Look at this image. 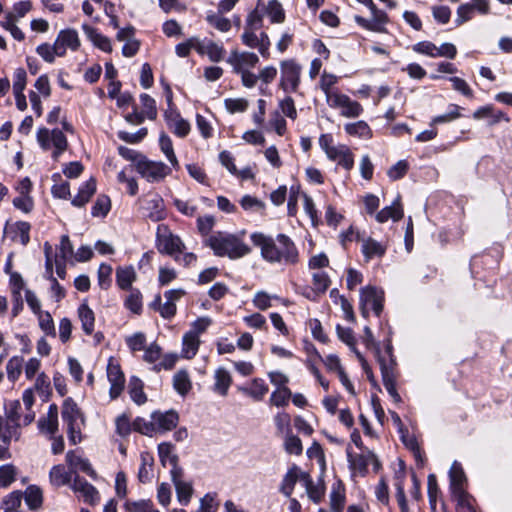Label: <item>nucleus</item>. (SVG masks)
<instances>
[{
	"mask_svg": "<svg viewBox=\"0 0 512 512\" xmlns=\"http://www.w3.org/2000/svg\"><path fill=\"white\" fill-rule=\"evenodd\" d=\"M250 240L260 249L261 258L269 264L295 266L300 262L299 249L286 234L279 233L273 237L263 232H253Z\"/></svg>",
	"mask_w": 512,
	"mask_h": 512,
	"instance_id": "nucleus-1",
	"label": "nucleus"
},
{
	"mask_svg": "<svg viewBox=\"0 0 512 512\" xmlns=\"http://www.w3.org/2000/svg\"><path fill=\"white\" fill-rule=\"evenodd\" d=\"M246 230L237 233L217 231L208 236L205 245L209 247L215 256L227 257L230 260H238L252 252L251 246L245 241Z\"/></svg>",
	"mask_w": 512,
	"mask_h": 512,
	"instance_id": "nucleus-2",
	"label": "nucleus"
},
{
	"mask_svg": "<svg viewBox=\"0 0 512 512\" xmlns=\"http://www.w3.org/2000/svg\"><path fill=\"white\" fill-rule=\"evenodd\" d=\"M155 244L161 254L173 257L176 263L184 267H189L197 261L196 254L187 252L181 237L174 234L165 224L158 225Z\"/></svg>",
	"mask_w": 512,
	"mask_h": 512,
	"instance_id": "nucleus-3",
	"label": "nucleus"
},
{
	"mask_svg": "<svg viewBox=\"0 0 512 512\" xmlns=\"http://www.w3.org/2000/svg\"><path fill=\"white\" fill-rule=\"evenodd\" d=\"M61 416L66 426L69 442L76 445L82 441V429L85 425V418L80 408L72 398L64 400Z\"/></svg>",
	"mask_w": 512,
	"mask_h": 512,
	"instance_id": "nucleus-4",
	"label": "nucleus"
},
{
	"mask_svg": "<svg viewBox=\"0 0 512 512\" xmlns=\"http://www.w3.org/2000/svg\"><path fill=\"white\" fill-rule=\"evenodd\" d=\"M318 142L329 160L347 171L353 169L354 154L346 144H335L332 134L329 133L321 134Z\"/></svg>",
	"mask_w": 512,
	"mask_h": 512,
	"instance_id": "nucleus-5",
	"label": "nucleus"
},
{
	"mask_svg": "<svg viewBox=\"0 0 512 512\" xmlns=\"http://www.w3.org/2000/svg\"><path fill=\"white\" fill-rule=\"evenodd\" d=\"M212 319L204 316L199 317L190 324V328L182 337L181 357L185 359H192L196 356L201 340L200 337L211 326Z\"/></svg>",
	"mask_w": 512,
	"mask_h": 512,
	"instance_id": "nucleus-6",
	"label": "nucleus"
},
{
	"mask_svg": "<svg viewBox=\"0 0 512 512\" xmlns=\"http://www.w3.org/2000/svg\"><path fill=\"white\" fill-rule=\"evenodd\" d=\"M36 140L43 151H51L54 160H58L68 148V140L60 129L39 127L36 132Z\"/></svg>",
	"mask_w": 512,
	"mask_h": 512,
	"instance_id": "nucleus-7",
	"label": "nucleus"
},
{
	"mask_svg": "<svg viewBox=\"0 0 512 512\" xmlns=\"http://www.w3.org/2000/svg\"><path fill=\"white\" fill-rule=\"evenodd\" d=\"M358 3L367 7L370 11L371 17L365 18L360 15L354 16V21L361 28L375 32V33H386L387 25L390 23V18L387 12L380 9L373 0H356Z\"/></svg>",
	"mask_w": 512,
	"mask_h": 512,
	"instance_id": "nucleus-8",
	"label": "nucleus"
},
{
	"mask_svg": "<svg viewBox=\"0 0 512 512\" xmlns=\"http://www.w3.org/2000/svg\"><path fill=\"white\" fill-rule=\"evenodd\" d=\"M384 291L383 289L368 285L360 289L359 309L364 318H368L373 312L376 316H380L384 307Z\"/></svg>",
	"mask_w": 512,
	"mask_h": 512,
	"instance_id": "nucleus-9",
	"label": "nucleus"
},
{
	"mask_svg": "<svg viewBox=\"0 0 512 512\" xmlns=\"http://www.w3.org/2000/svg\"><path fill=\"white\" fill-rule=\"evenodd\" d=\"M137 173L148 182H160L170 175L171 168L161 161H152L141 156L134 164Z\"/></svg>",
	"mask_w": 512,
	"mask_h": 512,
	"instance_id": "nucleus-10",
	"label": "nucleus"
},
{
	"mask_svg": "<svg viewBox=\"0 0 512 512\" xmlns=\"http://www.w3.org/2000/svg\"><path fill=\"white\" fill-rule=\"evenodd\" d=\"M386 353L389 357L388 360H385L381 356L378 357L383 385L395 402H401V396L396 389V372L394 368L395 362L392 355V345L389 340L386 344Z\"/></svg>",
	"mask_w": 512,
	"mask_h": 512,
	"instance_id": "nucleus-11",
	"label": "nucleus"
},
{
	"mask_svg": "<svg viewBox=\"0 0 512 512\" xmlns=\"http://www.w3.org/2000/svg\"><path fill=\"white\" fill-rule=\"evenodd\" d=\"M302 67L294 59H287L280 62L279 86L285 92H296L300 85Z\"/></svg>",
	"mask_w": 512,
	"mask_h": 512,
	"instance_id": "nucleus-12",
	"label": "nucleus"
},
{
	"mask_svg": "<svg viewBox=\"0 0 512 512\" xmlns=\"http://www.w3.org/2000/svg\"><path fill=\"white\" fill-rule=\"evenodd\" d=\"M326 103L330 108L339 110L340 115L345 118H357L364 111L363 106L358 101L352 100L341 91L330 95Z\"/></svg>",
	"mask_w": 512,
	"mask_h": 512,
	"instance_id": "nucleus-13",
	"label": "nucleus"
},
{
	"mask_svg": "<svg viewBox=\"0 0 512 512\" xmlns=\"http://www.w3.org/2000/svg\"><path fill=\"white\" fill-rule=\"evenodd\" d=\"M346 452L347 460L351 470L357 472L361 476L366 475L370 465L373 466L375 471L379 470L380 462L378 461L376 455L370 450H365L360 454H353L348 447Z\"/></svg>",
	"mask_w": 512,
	"mask_h": 512,
	"instance_id": "nucleus-14",
	"label": "nucleus"
},
{
	"mask_svg": "<svg viewBox=\"0 0 512 512\" xmlns=\"http://www.w3.org/2000/svg\"><path fill=\"white\" fill-rule=\"evenodd\" d=\"M71 489L81 498L85 503L95 506L100 501V494L98 490L79 475H75L70 484Z\"/></svg>",
	"mask_w": 512,
	"mask_h": 512,
	"instance_id": "nucleus-15",
	"label": "nucleus"
},
{
	"mask_svg": "<svg viewBox=\"0 0 512 512\" xmlns=\"http://www.w3.org/2000/svg\"><path fill=\"white\" fill-rule=\"evenodd\" d=\"M163 116L169 130L177 137L185 138L190 133L191 125L178 109H166Z\"/></svg>",
	"mask_w": 512,
	"mask_h": 512,
	"instance_id": "nucleus-16",
	"label": "nucleus"
},
{
	"mask_svg": "<svg viewBox=\"0 0 512 512\" xmlns=\"http://www.w3.org/2000/svg\"><path fill=\"white\" fill-rule=\"evenodd\" d=\"M227 63L232 66L235 73H239L254 68L259 63V57L253 52L233 50L227 58Z\"/></svg>",
	"mask_w": 512,
	"mask_h": 512,
	"instance_id": "nucleus-17",
	"label": "nucleus"
},
{
	"mask_svg": "<svg viewBox=\"0 0 512 512\" xmlns=\"http://www.w3.org/2000/svg\"><path fill=\"white\" fill-rule=\"evenodd\" d=\"M66 462L72 474L77 475L78 472H83L93 480L98 478V475L89 460L83 457L78 450L68 451L66 454Z\"/></svg>",
	"mask_w": 512,
	"mask_h": 512,
	"instance_id": "nucleus-18",
	"label": "nucleus"
},
{
	"mask_svg": "<svg viewBox=\"0 0 512 512\" xmlns=\"http://www.w3.org/2000/svg\"><path fill=\"white\" fill-rule=\"evenodd\" d=\"M107 378L110 382V398L116 399L124 388V374L121 370L120 365L111 358L107 365Z\"/></svg>",
	"mask_w": 512,
	"mask_h": 512,
	"instance_id": "nucleus-19",
	"label": "nucleus"
},
{
	"mask_svg": "<svg viewBox=\"0 0 512 512\" xmlns=\"http://www.w3.org/2000/svg\"><path fill=\"white\" fill-rule=\"evenodd\" d=\"M54 42L58 48V57L64 56L67 49L76 51L80 47L78 32L71 28L61 30Z\"/></svg>",
	"mask_w": 512,
	"mask_h": 512,
	"instance_id": "nucleus-20",
	"label": "nucleus"
},
{
	"mask_svg": "<svg viewBox=\"0 0 512 512\" xmlns=\"http://www.w3.org/2000/svg\"><path fill=\"white\" fill-rule=\"evenodd\" d=\"M171 478L175 485L177 499L180 504L188 505L193 494L192 483L184 480L181 468L171 469Z\"/></svg>",
	"mask_w": 512,
	"mask_h": 512,
	"instance_id": "nucleus-21",
	"label": "nucleus"
},
{
	"mask_svg": "<svg viewBox=\"0 0 512 512\" xmlns=\"http://www.w3.org/2000/svg\"><path fill=\"white\" fill-rule=\"evenodd\" d=\"M197 53L201 56L206 55L210 61L217 63L224 59L226 50L222 43L214 42L208 38L202 40L198 38Z\"/></svg>",
	"mask_w": 512,
	"mask_h": 512,
	"instance_id": "nucleus-22",
	"label": "nucleus"
},
{
	"mask_svg": "<svg viewBox=\"0 0 512 512\" xmlns=\"http://www.w3.org/2000/svg\"><path fill=\"white\" fill-rule=\"evenodd\" d=\"M151 419L154 420V425L157 433H165L172 430L178 424V414L173 411L160 412L155 411L151 414Z\"/></svg>",
	"mask_w": 512,
	"mask_h": 512,
	"instance_id": "nucleus-23",
	"label": "nucleus"
},
{
	"mask_svg": "<svg viewBox=\"0 0 512 512\" xmlns=\"http://www.w3.org/2000/svg\"><path fill=\"white\" fill-rule=\"evenodd\" d=\"M186 291L182 288L170 289L164 292L165 302L161 306V317L171 319L176 315V302L185 296Z\"/></svg>",
	"mask_w": 512,
	"mask_h": 512,
	"instance_id": "nucleus-24",
	"label": "nucleus"
},
{
	"mask_svg": "<svg viewBox=\"0 0 512 512\" xmlns=\"http://www.w3.org/2000/svg\"><path fill=\"white\" fill-rule=\"evenodd\" d=\"M450 490L452 496L460 495L466 492V476L461 464L455 461L449 471Z\"/></svg>",
	"mask_w": 512,
	"mask_h": 512,
	"instance_id": "nucleus-25",
	"label": "nucleus"
},
{
	"mask_svg": "<svg viewBox=\"0 0 512 512\" xmlns=\"http://www.w3.org/2000/svg\"><path fill=\"white\" fill-rule=\"evenodd\" d=\"M473 118L476 120L488 119L490 126H494L501 121H510V118L504 112L495 109L491 104L476 109L473 113Z\"/></svg>",
	"mask_w": 512,
	"mask_h": 512,
	"instance_id": "nucleus-26",
	"label": "nucleus"
},
{
	"mask_svg": "<svg viewBox=\"0 0 512 512\" xmlns=\"http://www.w3.org/2000/svg\"><path fill=\"white\" fill-rule=\"evenodd\" d=\"M238 390L254 401H261L268 393L269 388L263 379L254 378L247 385L238 387Z\"/></svg>",
	"mask_w": 512,
	"mask_h": 512,
	"instance_id": "nucleus-27",
	"label": "nucleus"
},
{
	"mask_svg": "<svg viewBox=\"0 0 512 512\" xmlns=\"http://www.w3.org/2000/svg\"><path fill=\"white\" fill-rule=\"evenodd\" d=\"M386 250L387 246L383 242H379L371 237L362 239L361 251L366 261L383 257Z\"/></svg>",
	"mask_w": 512,
	"mask_h": 512,
	"instance_id": "nucleus-28",
	"label": "nucleus"
},
{
	"mask_svg": "<svg viewBox=\"0 0 512 512\" xmlns=\"http://www.w3.org/2000/svg\"><path fill=\"white\" fill-rule=\"evenodd\" d=\"M38 425L40 431L49 437L56 435L58 432V407L56 404L49 406L46 417L41 419Z\"/></svg>",
	"mask_w": 512,
	"mask_h": 512,
	"instance_id": "nucleus-29",
	"label": "nucleus"
},
{
	"mask_svg": "<svg viewBox=\"0 0 512 512\" xmlns=\"http://www.w3.org/2000/svg\"><path fill=\"white\" fill-rule=\"evenodd\" d=\"M331 512H342L346 503V490L342 482L333 483L329 495Z\"/></svg>",
	"mask_w": 512,
	"mask_h": 512,
	"instance_id": "nucleus-30",
	"label": "nucleus"
},
{
	"mask_svg": "<svg viewBox=\"0 0 512 512\" xmlns=\"http://www.w3.org/2000/svg\"><path fill=\"white\" fill-rule=\"evenodd\" d=\"M403 217V208L398 197L390 206L384 207L375 214V219L379 223H385L389 219L397 221Z\"/></svg>",
	"mask_w": 512,
	"mask_h": 512,
	"instance_id": "nucleus-31",
	"label": "nucleus"
},
{
	"mask_svg": "<svg viewBox=\"0 0 512 512\" xmlns=\"http://www.w3.org/2000/svg\"><path fill=\"white\" fill-rule=\"evenodd\" d=\"M82 30L88 37V39L92 41L93 44L97 46L99 49H101L104 52L112 51V45L109 38L99 33L96 28L92 27L89 24L84 23L82 25Z\"/></svg>",
	"mask_w": 512,
	"mask_h": 512,
	"instance_id": "nucleus-32",
	"label": "nucleus"
},
{
	"mask_svg": "<svg viewBox=\"0 0 512 512\" xmlns=\"http://www.w3.org/2000/svg\"><path fill=\"white\" fill-rule=\"evenodd\" d=\"M136 280L133 266H119L116 268V284L121 290H130Z\"/></svg>",
	"mask_w": 512,
	"mask_h": 512,
	"instance_id": "nucleus-33",
	"label": "nucleus"
},
{
	"mask_svg": "<svg viewBox=\"0 0 512 512\" xmlns=\"http://www.w3.org/2000/svg\"><path fill=\"white\" fill-rule=\"evenodd\" d=\"M21 426L16 422L10 421L0 415V439L4 444H9L12 439L17 440L20 436L19 428Z\"/></svg>",
	"mask_w": 512,
	"mask_h": 512,
	"instance_id": "nucleus-34",
	"label": "nucleus"
},
{
	"mask_svg": "<svg viewBox=\"0 0 512 512\" xmlns=\"http://www.w3.org/2000/svg\"><path fill=\"white\" fill-rule=\"evenodd\" d=\"M346 134L352 137H357L364 140H369L373 137V132L367 122L359 120L344 125Z\"/></svg>",
	"mask_w": 512,
	"mask_h": 512,
	"instance_id": "nucleus-35",
	"label": "nucleus"
},
{
	"mask_svg": "<svg viewBox=\"0 0 512 512\" xmlns=\"http://www.w3.org/2000/svg\"><path fill=\"white\" fill-rule=\"evenodd\" d=\"M23 498L27 507L31 511H36L40 509L43 505V491L37 485H29L24 493H22Z\"/></svg>",
	"mask_w": 512,
	"mask_h": 512,
	"instance_id": "nucleus-36",
	"label": "nucleus"
},
{
	"mask_svg": "<svg viewBox=\"0 0 512 512\" xmlns=\"http://www.w3.org/2000/svg\"><path fill=\"white\" fill-rule=\"evenodd\" d=\"M77 313L82 330L86 335H91L94 332L95 326V314L93 310L84 302L79 305Z\"/></svg>",
	"mask_w": 512,
	"mask_h": 512,
	"instance_id": "nucleus-37",
	"label": "nucleus"
},
{
	"mask_svg": "<svg viewBox=\"0 0 512 512\" xmlns=\"http://www.w3.org/2000/svg\"><path fill=\"white\" fill-rule=\"evenodd\" d=\"M95 192L96 182L94 179H89L79 187L77 195L72 199V205L75 207H83L89 202Z\"/></svg>",
	"mask_w": 512,
	"mask_h": 512,
	"instance_id": "nucleus-38",
	"label": "nucleus"
},
{
	"mask_svg": "<svg viewBox=\"0 0 512 512\" xmlns=\"http://www.w3.org/2000/svg\"><path fill=\"white\" fill-rule=\"evenodd\" d=\"M214 379L215 383L213 390L221 396H226L232 384V377L230 373L226 369L220 367L215 371Z\"/></svg>",
	"mask_w": 512,
	"mask_h": 512,
	"instance_id": "nucleus-39",
	"label": "nucleus"
},
{
	"mask_svg": "<svg viewBox=\"0 0 512 512\" xmlns=\"http://www.w3.org/2000/svg\"><path fill=\"white\" fill-rule=\"evenodd\" d=\"M159 146L162 153L165 155L171 167L178 170L180 168L179 161L173 149L171 138L164 132L160 134Z\"/></svg>",
	"mask_w": 512,
	"mask_h": 512,
	"instance_id": "nucleus-40",
	"label": "nucleus"
},
{
	"mask_svg": "<svg viewBox=\"0 0 512 512\" xmlns=\"http://www.w3.org/2000/svg\"><path fill=\"white\" fill-rule=\"evenodd\" d=\"M298 473L299 467L296 464H293L284 475L280 485V492L286 497H290L292 495L295 484L298 480Z\"/></svg>",
	"mask_w": 512,
	"mask_h": 512,
	"instance_id": "nucleus-41",
	"label": "nucleus"
},
{
	"mask_svg": "<svg viewBox=\"0 0 512 512\" xmlns=\"http://www.w3.org/2000/svg\"><path fill=\"white\" fill-rule=\"evenodd\" d=\"M49 478L54 486L60 487L72 482V473L67 471L63 465H55L51 468Z\"/></svg>",
	"mask_w": 512,
	"mask_h": 512,
	"instance_id": "nucleus-42",
	"label": "nucleus"
},
{
	"mask_svg": "<svg viewBox=\"0 0 512 512\" xmlns=\"http://www.w3.org/2000/svg\"><path fill=\"white\" fill-rule=\"evenodd\" d=\"M339 77L324 71L321 75L320 81H319V87L322 90V92L325 94L326 100L329 99L330 95H334L340 90L338 88H335V85L338 83Z\"/></svg>",
	"mask_w": 512,
	"mask_h": 512,
	"instance_id": "nucleus-43",
	"label": "nucleus"
},
{
	"mask_svg": "<svg viewBox=\"0 0 512 512\" xmlns=\"http://www.w3.org/2000/svg\"><path fill=\"white\" fill-rule=\"evenodd\" d=\"M22 402L24 405L25 413L23 415V426H27L32 423L35 419V412L32 410V406L35 402L34 389L28 388L24 390L22 394Z\"/></svg>",
	"mask_w": 512,
	"mask_h": 512,
	"instance_id": "nucleus-44",
	"label": "nucleus"
},
{
	"mask_svg": "<svg viewBox=\"0 0 512 512\" xmlns=\"http://www.w3.org/2000/svg\"><path fill=\"white\" fill-rule=\"evenodd\" d=\"M23 495L19 490L13 491L6 495L1 501L3 512H22L21 503Z\"/></svg>",
	"mask_w": 512,
	"mask_h": 512,
	"instance_id": "nucleus-45",
	"label": "nucleus"
},
{
	"mask_svg": "<svg viewBox=\"0 0 512 512\" xmlns=\"http://www.w3.org/2000/svg\"><path fill=\"white\" fill-rule=\"evenodd\" d=\"M30 230L31 225L28 222H16L12 226V240L22 244L23 246L27 245L30 241Z\"/></svg>",
	"mask_w": 512,
	"mask_h": 512,
	"instance_id": "nucleus-46",
	"label": "nucleus"
},
{
	"mask_svg": "<svg viewBox=\"0 0 512 512\" xmlns=\"http://www.w3.org/2000/svg\"><path fill=\"white\" fill-rule=\"evenodd\" d=\"M5 416L10 419L12 422H16L20 426L23 425V415L25 411H23L22 404L20 400H10L5 403Z\"/></svg>",
	"mask_w": 512,
	"mask_h": 512,
	"instance_id": "nucleus-47",
	"label": "nucleus"
},
{
	"mask_svg": "<svg viewBox=\"0 0 512 512\" xmlns=\"http://www.w3.org/2000/svg\"><path fill=\"white\" fill-rule=\"evenodd\" d=\"M330 298L335 305H340L346 320L353 321L355 319L351 303L345 298V296L339 293L338 289L334 288L330 291Z\"/></svg>",
	"mask_w": 512,
	"mask_h": 512,
	"instance_id": "nucleus-48",
	"label": "nucleus"
},
{
	"mask_svg": "<svg viewBox=\"0 0 512 512\" xmlns=\"http://www.w3.org/2000/svg\"><path fill=\"white\" fill-rule=\"evenodd\" d=\"M262 10L267 14L272 23H282L285 20V12L282 5L277 0H271L266 6L262 5Z\"/></svg>",
	"mask_w": 512,
	"mask_h": 512,
	"instance_id": "nucleus-49",
	"label": "nucleus"
},
{
	"mask_svg": "<svg viewBox=\"0 0 512 512\" xmlns=\"http://www.w3.org/2000/svg\"><path fill=\"white\" fill-rule=\"evenodd\" d=\"M128 389L131 399L137 405H142L147 401L146 394L143 391V382L139 378L131 377Z\"/></svg>",
	"mask_w": 512,
	"mask_h": 512,
	"instance_id": "nucleus-50",
	"label": "nucleus"
},
{
	"mask_svg": "<svg viewBox=\"0 0 512 512\" xmlns=\"http://www.w3.org/2000/svg\"><path fill=\"white\" fill-rule=\"evenodd\" d=\"M24 360L21 356H12L6 364V374L10 382H16L23 370Z\"/></svg>",
	"mask_w": 512,
	"mask_h": 512,
	"instance_id": "nucleus-51",
	"label": "nucleus"
},
{
	"mask_svg": "<svg viewBox=\"0 0 512 512\" xmlns=\"http://www.w3.org/2000/svg\"><path fill=\"white\" fill-rule=\"evenodd\" d=\"M129 294L124 300V306L126 309L134 314H140L142 311V294L140 290L133 288L128 290Z\"/></svg>",
	"mask_w": 512,
	"mask_h": 512,
	"instance_id": "nucleus-52",
	"label": "nucleus"
},
{
	"mask_svg": "<svg viewBox=\"0 0 512 512\" xmlns=\"http://www.w3.org/2000/svg\"><path fill=\"white\" fill-rule=\"evenodd\" d=\"M476 10V5L472 3H463L458 6L456 10L455 25L457 27L473 19Z\"/></svg>",
	"mask_w": 512,
	"mask_h": 512,
	"instance_id": "nucleus-53",
	"label": "nucleus"
},
{
	"mask_svg": "<svg viewBox=\"0 0 512 512\" xmlns=\"http://www.w3.org/2000/svg\"><path fill=\"white\" fill-rule=\"evenodd\" d=\"M306 492L308 497L316 504L320 503L325 494L324 483L319 481L314 483L310 478L305 480Z\"/></svg>",
	"mask_w": 512,
	"mask_h": 512,
	"instance_id": "nucleus-54",
	"label": "nucleus"
},
{
	"mask_svg": "<svg viewBox=\"0 0 512 512\" xmlns=\"http://www.w3.org/2000/svg\"><path fill=\"white\" fill-rule=\"evenodd\" d=\"M139 98L142 107L141 113H144L145 118L155 120L158 115L155 99L146 93H142Z\"/></svg>",
	"mask_w": 512,
	"mask_h": 512,
	"instance_id": "nucleus-55",
	"label": "nucleus"
},
{
	"mask_svg": "<svg viewBox=\"0 0 512 512\" xmlns=\"http://www.w3.org/2000/svg\"><path fill=\"white\" fill-rule=\"evenodd\" d=\"M462 107L457 104H449L447 108V112L443 115H438L434 117L431 121V125H438L443 123L452 122L462 116L461 114Z\"/></svg>",
	"mask_w": 512,
	"mask_h": 512,
	"instance_id": "nucleus-56",
	"label": "nucleus"
},
{
	"mask_svg": "<svg viewBox=\"0 0 512 512\" xmlns=\"http://www.w3.org/2000/svg\"><path fill=\"white\" fill-rule=\"evenodd\" d=\"M158 453L163 464L167 462L172 465V469L180 468L177 464L178 457L173 453V446L169 443H161L158 446Z\"/></svg>",
	"mask_w": 512,
	"mask_h": 512,
	"instance_id": "nucleus-57",
	"label": "nucleus"
},
{
	"mask_svg": "<svg viewBox=\"0 0 512 512\" xmlns=\"http://www.w3.org/2000/svg\"><path fill=\"white\" fill-rule=\"evenodd\" d=\"M111 209V201L107 195H99L91 208L93 217L104 218Z\"/></svg>",
	"mask_w": 512,
	"mask_h": 512,
	"instance_id": "nucleus-58",
	"label": "nucleus"
},
{
	"mask_svg": "<svg viewBox=\"0 0 512 512\" xmlns=\"http://www.w3.org/2000/svg\"><path fill=\"white\" fill-rule=\"evenodd\" d=\"M262 26L263 10L261 8V2L259 1L257 3L256 8L248 14L244 28L250 30H259L260 28H262Z\"/></svg>",
	"mask_w": 512,
	"mask_h": 512,
	"instance_id": "nucleus-59",
	"label": "nucleus"
},
{
	"mask_svg": "<svg viewBox=\"0 0 512 512\" xmlns=\"http://www.w3.org/2000/svg\"><path fill=\"white\" fill-rule=\"evenodd\" d=\"M173 385L179 394L186 395L192 387L188 373L178 371L173 377Z\"/></svg>",
	"mask_w": 512,
	"mask_h": 512,
	"instance_id": "nucleus-60",
	"label": "nucleus"
},
{
	"mask_svg": "<svg viewBox=\"0 0 512 512\" xmlns=\"http://www.w3.org/2000/svg\"><path fill=\"white\" fill-rule=\"evenodd\" d=\"M452 498L456 501L457 512H477L474 505L475 500L468 493L452 496Z\"/></svg>",
	"mask_w": 512,
	"mask_h": 512,
	"instance_id": "nucleus-61",
	"label": "nucleus"
},
{
	"mask_svg": "<svg viewBox=\"0 0 512 512\" xmlns=\"http://www.w3.org/2000/svg\"><path fill=\"white\" fill-rule=\"evenodd\" d=\"M36 315L38 317L40 329L47 336L55 337L56 329H55L54 321H53L51 314L47 311H41V312L37 313Z\"/></svg>",
	"mask_w": 512,
	"mask_h": 512,
	"instance_id": "nucleus-62",
	"label": "nucleus"
},
{
	"mask_svg": "<svg viewBox=\"0 0 512 512\" xmlns=\"http://www.w3.org/2000/svg\"><path fill=\"white\" fill-rule=\"evenodd\" d=\"M291 396V390L288 387H281L272 392L269 401L276 407H284L288 405Z\"/></svg>",
	"mask_w": 512,
	"mask_h": 512,
	"instance_id": "nucleus-63",
	"label": "nucleus"
},
{
	"mask_svg": "<svg viewBox=\"0 0 512 512\" xmlns=\"http://www.w3.org/2000/svg\"><path fill=\"white\" fill-rule=\"evenodd\" d=\"M124 508L127 512H153L156 508L151 500L126 501Z\"/></svg>",
	"mask_w": 512,
	"mask_h": 512,
	"instance_id": "nucleus-64",
	"label": "nucleus"
}]
</instances>
